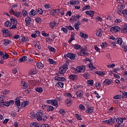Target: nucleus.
Listing matches in <instances>:
<instances>
[{
    "label": "nucleus",
    "instance_id": "5fc2aeb1",
    "mask_svg": "<svg viewBox=\"0 0 127 127\" xmlns=\"http://www.w3.org/2000/svg\"><path fill=\"white\" fill-rule=\"evenodd\" d=\"M79 109L81 111H85V106L83 104H80L79 105Z\"/></svg>",
    "mask_w": 127,
    "mask_h": 127
},
{
    "label": "nucleus",
    "instance_id": "1a4fd4ad",
    "mask_svg": "<svg viewBox=\"0 0 127 127\" xmlns=\"http://www.w3.org/2000/svg\"><path fill=\"white\" fill-rule=\"evenodd\" d=\"M121 28L118 26H116L110 28V31H112V32H119Z\"/></svg>",
    "mask_w": 127,
    "mask_h": 127
},
{
    "label": "nucleus",
    "instance_id": "6e6552de",
    "mask_svg": "<svg viewBox=\"0 0 127 127\" xmlns=\"http://www.w3.org/2000/svg\"><path fill=\"white\" fill-rule=\"evenodd\" d=\"M94 112V107H91L88 105L87 106V109L85 110V112L87 114H92Z\"/></svg>",
    "mask_w": 127,
    "mask_h": 127
},
{
    "label": "nucleus",
    "instance_id": "6e6d98bb",
    "mask_svg": "<svg viewBox=\"0 0 127 127\" xmlns=\"http://www.w3.org/2000/svg\"><path fill=\"white\" fill-rule=\"evenodd\" d=\"M120 68L119 67H118L117 68H114V70H112L111 72L112 73H113V74H114V72H115V73H118V71H120Z\"/></svg>",
    "mask_w": 127,
    "mask_h": 127
},
{
    "label": "nucleus",
    "instance_id": "37998d69",
    "mask_svg": "<svg viewBox=\"0 0 127 127\" xmlns=\"http://www.w3.org/2000/svg\"><path fill=\"white\" fill-rule=\"evenodd\" d=\"M6 97V96L5 95H3L2 94H1L0 95V101H2V102H4V101H5Z\"/></svg>",
    "mask_w": 127,
    "mask_h": 127
},
{
    "label": "nucleus",
    "instance_id": "a18cd8bd",
    "mask_svg": "<svg viewBox=\"0 0 127 127\" xmlns=\"http://www.w3.org/2000/svg\"><path fill=\"white\" fill-rule=\"evenodd\" d=\"M49 118V116H48V115H43V117H42V120L43 121H44V122H45V121H46V120H47Z\"/></svg>",
    "mask_w": 127,
    "mask_h": 127
},
{
    "label": "nucleus",
    "instance_id": "4d7b16f0",
    "mask_svg": "<svg viewBox=\"0 0 127 127\" xmlns=\"http://www.w3.org/2000/svg\"><path fill=\"white\" fill-rule=\"evenodd\" d=\"M102 48H106V47H108V44L106 43H103L101 45Z\"/></svg>",
    "mask_w": 127,
    "mask_h": 127
},
{
    "label": "nucleus",
    "instance_id": "69168bd1",
    "mask_svg": "<svg viewBox=\"0 0 127 127\" xmlns=\"http://www.w3.org/2000/svg\"><path fill=\"white\" fill-rule=\"evenodd\" d=\"M4 106V101H0V108H2Z\"/></svg>",
    "mask_w": 127,
    "mask_h": 127
},
{
    "label": "nucleus",
    "instance_id": "20e7f679",
    "mask_svg": "<svg viewBox=\"0 0 127 127\" xmlns=\"http://www.w3.org/2000/svg\"><path fill=\"white\" fill-rule=\"evenodd\" d=\"M80 17H81V16L78 15V14H76L75 15H72L69 19V20H70V21H72V22H75V21H78V20H79V18H80Z\"/></svg>",
    "mask_w": 127,
    "mask_h": 127
},
{
    "label": "nucleus",
    "instance_id": "412c9836",
    "mask_svg": "<svg viewBox=\"0 0 127 127\" xmlns=\"http://www.w3.org/2000/svg\"><path fill=\"white\" fill-rule=\"evenodd\" d=\"M78 55H79V56H83V57L88 56L89 53L87 52H82V51H81L80 52H79L78 53Z\"/></svg>",
    "mask_w": 127,
    "mask_h": 127
},
{
    "label": "nucleus",
    "instance_id": "13d9d810",
    "mask_svg": "<svg viewBox=\"0 0 127 127\" xmlns=\"http://www.w3.org/2000/svg\"><path fill=\"white\" fill-rule=\"evenodd\" d=\"M42 35L46 37H48V36H49V34L45 33V31H44L42 32Z\"/></svg>",
    "mask_w": 127,
    "mask_h": 127
},
{
    "label": "nucleus",
    "instance_id": "052dcab7",
    "mask_svg": "<svg viewBox=\"0 0 127 127\" xmlns=\"http://www.w3.org/2000/svg\"><path fill=\"white\" fill-rule=\"evenodd\" d=\"M61 30H62L65 34L67 33V32H68V30L67 28H65L64 27L61 28Z\"/></svg>",
    "mask_w": 127,
    "mask_h": 127
},
{
    "label": "nucleus",
    "instance_id": "f03ea898",
    "mask_svg": "<svg viewBox=\"0 0 127 127\" xmlns=\"http://www.w3.org/2000/svg\"><path fill=\"white\" fill-rule=\"evenodd\" d=\"M44 112L42 110H40L36 113V119L37 121H42Z\"/></svg>",
    "mask_w": 127,
    "mask_h": 127
},
{
    "label": "nucleus",
    "instance_id": "0eeeda50",
    "mask_svg": "<svg viewBox=\"0 0 127 127\" xmlns=\"http://www.w3.org/2000/svg\"><path fill=\"white\" fill-rule=\"evenodd\" d=\"M66 57L69 59H71V60H75V59H76V57H77V55H76L75 54L68 53L66 54Z\"/></svg>",
    "mask_w": 127,
    "mask_h": 127
},
{
    "label": "nucleus",
    "instance_id": "7c9ffc66",
    "mask_svg": "<svg viewBox=\"0 0 127 127\" xmlns=\"http://www.w3.org/2000/svg\"><path fill=\"white\" fill-rule=\"evenodd\" d=\"M69 79L70 80H72V81H74V80H77V75H74V74H70L69 76Z\"/></svg>",
    "mask_w": 127,
    "mask_h": 127
},
{
    "label": "nucleus",
    "instance_id": "2f4dec72",
    "mask_svg": "<svg viewBox=\"0 0 127 127\" xmlns=\"http://www.w3.org/2000/svg\"><path fill=\"white\" fill-rule=\"evenodd\" d=\"M102 33H103V31H102V29H99L96 32V36L101 37L102 36Z\"/></svg>",
    "mask_w": 127,
    "mask_h": 127
},
{
    "label": "nucleus",
    "instance_id": "de8ad7c7",
    "mask_svg": "<svg viewBox=\"0 0 127 127\" xmlns=\"http://www.w3.org/2000/svg\"><path fill=\"white\" fill-rule=\"evenodd\" d=\"M57 13V10L56 9H53L51 11V14L52 15H56Z\"/></svg>",
    "mask_w": 127,
    "mask_h": 127
},
{
    "label": "nucleus",
    "instance_id": "f3484780",
    "mask_svg": "<svg viewBox=\"0 0 127 127\" xmlns=\"http://www.w3.org/2000/svg\"><path fill=\"white\" fill-rule=\"evenodd\" d=\"M86 14H88L90 16V17H93L94 16V15L95 14V11L93 10H90V11H86L85 12Z\"/></svg>",
    "mask_w": 127,
    "mask_h": 127
},
{
    "label": "nucleus",
    "instance_id": "c9c22d12",
    "mask_svg": "<svg viewBox=\"0 0 127 127\" xmlns=\"http://www.w3.org/2000/svg\"><path fill=\"white\" fill-rule=\"evenodd\" d=\"M35 90L38 93H42L43 92V88L42 87H36L35 88Z\"/></svg>",
    "mask_w": 127,
    "mask_h": 127
},
{
    "label": "nucleus",
    "instance_id": "f257e3e1",
    "mask_svg": "<svg viewBox=\"0 0 127 127\" xmlns=\"http://www.w3.org/2000/svg\"><path fill=\"white\" fill-rule=\"evenodd\" d=\"M10 21L12 26L10 27V29H16V28H17V26H16V24H17V20L16 18L11 17Z\"/></svg>",
    "mask_w": 127,
    "mask_h": 127
},
{
    "label": "nucleus",
    "instance_id": "0e129e2a",
    "mask_svg": "<svg viewBox=\"0 0 127 127\" xmlns=\"http://www.w3.org/2000/svg\"><path fill=\"white\" fill-rule=\"evenodd\" d=\"M38 12L39 14H42V13H43V10L41 8H39L38 9Z\"/></svg>",
    "mask_w": 127,
    "mask_h": 127
},
{
    "label": "nucleus",
    "instance_id": "a211bd4d",
    "mask_svg": "<svg viewBox=\"0 0 127 127\" xmlns=\"http://www.w3.org/2000/svg\"><path fill=\"white\" fill-rule=\"evenodd\" d=\"M104 84L106 85V86H108V85H111L112 83H113V81H112V79H105V80L103 82Z\"/></svg>",
    "mask_w": 127,
    "mask_h": 127
},
{
    "label": "nucleus",
    "instance_id": "ea45409f",
    "mask_svg": "<svg viewBox=\"0 0 127 127\" xmlns=\"http://www.w3.org/2000/svg\"><path fill=\"white\" fill-rule=\"evenodd\" d=\"M95 74H97L99 76H105V72L104 71H95Z\"/></svg>",
    "mask_w": 127,
    "mask_h": 127
},
{
    "label": "nucleus",
    "instance_id": "79ce46f5",
    "mask_svg": "<svg viewBox=\"0 0 127 127\" xmlns=\"http://www.w3.org/2000/svg\"><path fill=\"white\" fill-rule=\"evenodd\" d=\"M115 120H116V118H111L109 120H108V121H109V125L110 126H112V125H113V124H114V123H115Z\"/></svg>",
    "mask_w": 127,
    "mask_h": 127
},
{
    "label": "nucleus",
    "instance_id": "4c0bfd02",
    "mask_svg": "<svg viewBox=\"0 0 127 127\" xmlns=\"http://www.w3.org/2000/svg\"><path fill=\"white\" fill-rule=\"evenodd\" d=\"M4 26L6 27H11V23L9 22V21H6L4 23Z\"/></svg>",
    "mask_w": 127,
    "mask_h": 127
},
{
    "label": "nucleus",
    "instance_id": "2eb2a0df",
    "mask_svg": "<svg viewBox=\"0 0 127 127\" xmlns=\"http://www.w3.org/2000/svg\"><path fill=\"white\" fill-rule=\"evenodd\" d=\"M121 32L122 33H126L127 32V24H125L121 28Z\"/></svg>",
    "mask_w": 127,
    "mask_h": 127
},
{
    "label": "nucleus",
    "instance_id": "58836bf2",
    "mask_svg": "<svg viewBox=\"0 0 127 127\" xmlns=\"http://www.w3.org/2000/svg\"><path fill=\"white\" fill-rule=\"evenodd\" d=\"M113 99H115V100H121V99H123V98L122 95L118 94L114 96Z\"/></svg>",
    "mask_w": 127,
    "mask_h": 127
},
{
    "label": "nucleus",
    "instance_id": "a878e982",
    "mask_svg": "<svg viewBox=\"0 0 127 127\" xmlns=\"http://www.w3.org/2000/svg\"><path fill=\"white\" fill-rule=\"evenodd\" d=\"M11 42V41H10V40L4 39L2 42V43H3V45H5V46H7V45H8L9 43H10Z\"/></svg>",
    "mask_w": 127,
    "mask_h": 127
},
{
    "label": "nucleus",
    "instance_id": "338daca9",
    "mask_svg": "<svg viewBox=\"0 0 127 127\" xmlns=\"http://www.w3.org/2000/svg\"><path fill=\"white\" fill-rule=\"evenodd\" d=\"M20 37V36L18 34H16L13 36L14 39H18Z\"/></svg>",
    "mask_w": 127,
    "mask_h": 127
},
{
    "label": "nucleus",
    "instance_id": "423d86ee",
    "mask_svg": "<svg viewBox=\"0 0 127 127\" xmlns=\"http://www.w3.org/2000/svg\"><path fill=\"white\" fill-rule=\"evenodd\" d=\"M42 108L44 110H47L48 112H52V111L54 110V107H53V106H51L49 105H44L42 106Z\"/></svg>",
    "mask_w": 127,
    "mask_h": 127
},
{
    "label": "nucleus",
    "instance_id": "39448f33",
    "mask_svg": "<svg viewBox=\"0 0 127 127\" xmlns=\"http://www.w3.org/2000/svg\"><path fill=\"white\" fill-rule=\"evenodd\" d=\"M76 71H77V72H79V73H83L85 72V70H86V67H85V66L80 65L77 66L76 68Z\"/></svg>",
    "mask_w": 127,
    "mask_h": 127
},
{
    "label": "nucleus",
    "instance_id": "6ab92c4d",
    "mask_svg": "<svg viewBox=\"0 0 127 127\" xmlns=\"http://www.w3.org/2000/svg\"><path fill=\"white\" fill-rule=\"evenodd\" d=\"M29 105V102L28 101H23L22 103H21V109H23V108H25L26 106H28Z\"/></svg>",
    "mask_w": 127,
    "mask_h": 127
},
{
    "label": "nucleus",
    "instance_id": "49530a36",
    "mask_svg": "<svg viewBox=\"0 0 127 127\" xmlns=\"http://www.w3.org/2000/svg\"><path fill=\"white\" fill-rule=\"evenodd\" d=\"M32 127H39V124L37 123H32L30 125Z\"/></svg>",
    "mask_w": 127,
    "mask_h": 127
},
{
    "label": "nucleus",
    "instance_id": "864d4df0",
    "mask_svg": "<svg viewBox=\"0 0 127 127\" xmlns=\"http://www.w3.org/2000/svg\"><path fill=\"white\" fill-rule=\"evenodd\" d=\"M48 48L49 50L52 51V52H55L56 51V49H55V48H54L53 47L49 46Z\"/></svg>",
    "mask_w": 127,
    "mask_h": 127
},
{
    "label": "nucleus",
    "instance_id": "8fccbe9b",
    "mask_svg": "<svg viewBox=\"0 0 127 127\" xmlns=\"http://www.w3.org/2000/svg\"><path fill=\"white\" fill-rule=\"evenodd\" d=\"M87 84L90 85V86H93L94 85V80H90L87 81Z\"/></svg>",
    "mask_w": 127,
    "mask_h": 127
},
{
    "label": "nucleus",
    "instance_id": "9d476101",
    "mask_svg": "<svg viewBox=\"0 0 127 127\" xmlns=\"http://www.w3.org/2000/svg\"><path fill=\"white\" fill-rule=\"evenodd\" d=\"M10 13H11L12 14H13L16 17H19V16L20 15V12H17V11H15L12 9V8L11 9V10L9 11Z\"/></svg>",
    "mask_w": 127,
    "mask_h": 127
},
{
    "label": "nucleus",
    "instance_id": "c85d7f7f",
    "mask_svg": "<svg viewBox=\"0 0 127 127\" xmlns=\"http://www.w3.org/2000/svg\"><path fill=\"white\" fill-rule=\"evenodd\" d=\"M21 87L22 89H26L27 87H28V85L27 84V83L22 81V83L21 84Z\"/></svg>",
    "mask_w": 127,
    "mask_h": 127
},
{
    "label": "nucleus",
    "instance_id": "f704fd0d",
    "mask_svg": "<svg viewBox=\"0 0 127 127\" xmlns=\"http://www.w3.org/2000/svg\"><path fill=\"white\" fill-rule=\"evenodd\" d=\"M8 58H9V56L8 55V54H7V53H5V54L3 53V55L1 59L5 60V59H7Z\"/></svg>",
    "mask_w": 127,
    "mask_h": 127
},
{
    "label": "nucleus",
    "instance_id": "3c124183",
    "mask_svg": "<svg viewBox=\"0 0 127 127\" xmlns=\"http://www.w3.org/2000/svg\"><path fill=\"white\" fill-rule=\"evenodd\" d=\"M90 5H86L82 8V11H84V10H86V9H90Z\"/></svg>",
    "mask_w": 127,
    "mask_h": 127
},
{
    "label": "nucleus",
    "instance_id": "ddd939ff",
    "mask_svg": "<svg viewBox=\"0 0 127 127\" xmlns=\"http://www.w3.org/2000/svg\"><path fill=\"white\" fill-rule=\"evenodd\" d=\"M65 72H66V70H64L63 67H60L59 70V73H57V75L60 76V75H63Z\"/></svg>",
    "mask_w": 127,
    "mask_h": 127
},
{
    "label": "nucleus",
    "instance_id": "774afa93",
    "mask_svg": "<svg viewBox=\"0 0 127 127\" xmlns=\"http://www.w3.org/2000/svg\"><path fill=\"white\" fill-rule=\"evenodd\" d=\"M79 3H80V1L73 0V5H75V4L76 5H78V4H79Z\"/></svg>",
    "mask_w": 127,
    "mask_h": 127
},
{
    "label": "nucleus",
    "instance_id": "c03bdc74",
    "mask_svg": "<svg viewBox=\"0 0 127 127\" xmlns=\"http://www.w3.org/2000/svg\"><path fill=\"white\" fill-rule=\"evenodd\" d=\"M49 63L50 64H53V65H56L57 64L56 62L54 61V60L52 59H49Z\"/></svg>",
    "mask_w": 127,
    "mask_h": 127
},
{
    "label": "nucleus",
    "instance_id": "aec40b11",
    "mask_svg": "<svg viewBox=\"0 0 127 127\" xmlns=\"http://www.w3.org/2000/svg\"><path fill=\"white\" fill-rule=\"evenodd\" d=\"M115 42L117 44L122 45L123 44V39L122 38H118L116 39Z\"/></svg>",
    "mask_w": 127,
    "mask_h": 127
},
{
    "label": "nucleus",
    "instance_id": "393cba45",
    "mask_svg": "<svg viewBox=\"0 0 127 127\" xmlns=\"http://www.w3.org/2000/svg\"><path fill=\"white\" fill-rule=\"evenodd\" d=\"M9 93H10V91L7 89H4L3 90L1 91V95H3L4 96H5V95H8Z\"/></svg>",
    "mask_w": 127,
    "mask_h": 127
},
{
    "label": "nucleus",
    "instance_id": "680f3d73",
    "mask_svg": "<svg viewBox=\"0 0 127 127\" xmlns=\"http://www.w3.org/2000/svg\"><path fill=\"white\" fill-rule=\"evenodd\" d=\"M57 84L61 88H63V86H64V83L63 82H58Z\"/></svg>",
    "mask_w": 127,
    "mask_h": 127
},
{
    "label": "nucleus",
    "instance_id": "c756f323",
    "mask_svg": "<svg viewBox=\"0 0 127 127\" xmlns=\"http://www.w3.org/2000/svg\"><path fill=\"white\" fill-rule=\"evenodd\" d=\"M116 121L119 125H121V124H123V123H124V119L122 118H118L116 119Z\"/></svg>",
    "mask_w": 127,
    "mask_h": 127
},
{
    "label": "nucleus",
    "instance_id": "f8f14e48",
    "mask_svg": "<svg viewBox=\"0 0 127 127\" xmlns=\"http://www.w3.org/2000/svg\"><path fill=\"white\" fill-rule=\"evenodd\" d=\"M19 40L22 41V42H28L29 41V39L27 37H24L23 36H21Z\"/></svg>",
    "mask_w": 127,
    "mask_h": 127
},
{
    "label": "nucleus",
    "instance_id": "b1692460",
    "mask_svg": "<svg viewBox=\"0 0 127 127\" xmlns=\"http://www.w3.org/2000/svg\"><path fill=\"white\" fill-rule=\"evenodd\" d=\"M81 25V22L78 21L76 23H74V28L77 30V31H79V26Z\"/></svg>",
    "mask_w": 127,
    "mask_h": 127
},
{
    "label": "nucleus",
    "instance_id": "bf43d9fd",
    "mask_svg": "<svg viewBox=\"0 0 127 127\" xmlns=\"http://www.w3.org/2000/svg\"><path fill=\"white\" fill-rule=\"evenodd\" d=\"M122 99H125V98H127V92H126L125 93H122Z\"/></svg>",
    "mask_w": 127,
    "mask_h": 127
},
{
    "label": "nucleus",
    "instance_id": "72a5a7b5",
    "mask_svg": "<svg viewBox=\"0 0 127 127\" xmlns=\"http://www.w3.org/2000/svg\"><path fill=\"white\" fill-rule=\"evenodd\" d=\"M36 66L39 68V69H42L44 67V65L41 62L37 63L36 64Z\"/></svg>",
    "mask_w": 127,
    "mask_h": 127
},
{
    "label": "nucleus",
    "instance_id": "cd10ccee",
    "mask_svg": "<svg viewBox=\"0 0 127 127\" xmlns=\"http://www.w3.org/2000/svg\"><path fill=\"white\" fill-rule=\"evenodd\" d=\"M56 22L55 21H52L49 23V25L50 27H51V28H54L55 27V26H56Z\"/></svg>",
    "mask_w": 127,
    "mask_h": 127
},
{
    "label": "nucleus",
    "instance_id": "4468645a",
    "mask_svg": "<svg viewBox=\"0 0 127 127\" xmlns=\"http://www.w3.org/2000/svg\"><path fill=\"white\" fill-rule=\"evenodd\" d=\"M75 94L77 97H79V98H83V96L84 95V92L82 90H78L77 91Z\"/></svg>",
    "mask_w": 127,
    "mask_h": 127
},
{
    "label": "nucleus",
    "instance_id": "dca6fc26",
    "mask_svg": "<svg viewBox=\"0 0 127 127\" xmlns=\"http://www.w3.org/2000/svg\"><path fill=\"white\" fill-rule=\"evenodd\" d=\"M1 32L4 37H6L8 34V30L5 28H2L1 29Z\"/></svg>",
    "mask_w": 127,
    "mask_h": 127
},
{
    "label": "nucleus",
    "instance_id": "5701e85b",
    "mask_svg": "<svg viewBox=\"0 0 127 127\" xmlns=\"http://www.w3.org/2000/svg\"><path fill=\"white\" fill-rule=\"evenodd\" d=\"M55 79L56 81H60L61 82H63V81H65L66 79L64 77H59V76H56Z\"/></svg>",
    "mask_w": 127,
    "mask_h": 127
},
{
    "label": "nucleus",
    "instance_id": "473e14b6",
    "mask_svg": "<svg viewBox=\"0 0 127 127\" xmlns=\"http://www.w3.org/2000/svg\"><path fill=\"white\" fill-rule=\"evenodd\" d=\"M36 14V11L34 9H32L29 12L30 16H34Z\"/></svg>",
    "mask_w": 127,
    "mask_h": 127
},
{
    "label": "nucleus",
    "instance_id": "7ed1b4c3",
    "mask_svg": "<svg viewBox=\"0 0 127 127\" xmlns=\"http://www.w3.org/2000/svg\"><path fill=\"white\" fill-rule=\"evenodd\" d=\"M47 103L51 104L52 106H55L56 108L58 107V102L56 100H47Z\"/></svg>",
    "mask_w": 127,
    "mask_h": 127
},
{
    "label": "nucleus",
    "instance_id": "603ef678",
    "mask_svg": "<svg viewBox=\"0 0 127 127\" xmlns=\"http://www.w3.org/2000/svg\"><path fill=\"white\" fill-rule=\"evenodd\" d=\"M61 67H63L64 70L67 71V69H68V65H67V64H64L61 66Z\"/></svg>",
    "mask_w": 127,
    "mask_h": 127
},
{
    "label": "nucleus",
    "instance_id": "09e8293b",
    "mask_svg": "<svg viewBox=\"0 0 127 127\" xmlns=\"http://www.w3.org/2000/svg\"><path fill=\"white\" fill-rule=\"evenodd\" d=\"M73 45H74V49H76V50L81 49V45H78V44H75Z\"/></svg>",
    "mask_w": 127,
    "mask_h": 127
},
{
    "label": "nucleus",
    "instance_id": "9b49d317",
    "mask_svg": "<svg viewBox=\"0 0 127 127\" xmlns=\"http://www.w3.org/2000/svg\"><path fill=\"white\" fill-rule=\"evenodd\" d=\"M26 22V26H29L30 24L31 23V18L29 16L26 17L25 19Z\"/></svg>",
    "mask_w": 127,
    "mask_h": 127
},
{
    "label": "nucleus",
    "instance_id": "a19ab883",
    "mask_svg": "<svg viewBox=\"0 0 127 127\" xmlns=\"http://www.w3.org/2000/svg\"><path fill=\"white\" fill-rule=\"evenodd\" d=\"M16 101H15V105L17 106V107H20L21 103H20V100L16 99Z\"/></svg>",
    "mask_w": 127,
    "mask_h": 127
},
{
    "label": "nucleus",
    "instance_id": "bb28decb",
    "mask_svg": "<svg viewBox=\"0 0 127 127\" xmlns=\"http://www.w3.org/2000/svg\"><path fill=\"white\" fill-rule=\"evenodd\" d=\"M79 36H80V37L84 38V39H87V38H88V35H87L82 32H80L79 33Z\"/></svg>",
    "mask_w": 127,
    "mask_h": 127
},
{
    "label": "nucleus",
    "instance_id": "4be33fe9",
    "mask_svg": "<svg viewBox=\"0 0 127 127\" xmlns=\"http://www.w3.org/2000/svg\"><path fill=\"white\" fill-rule=\"evenodd\" d=\"M26 61H27V57L25 56L20 58L18 60L19 63H21V62H25Z\"/></svg>",
    "mask_w": 127,
    "mask_h": 127
},
{
    "label": "nucleus",
    "instance_id": "e2e57ef3",
    "mask_svg": "<svg viewBox=\"0 0 127 127\" xmlns=\"http://www.w3.org/2000/svg\"><path fill=\"white\" fill-rule=\"evenodd\" d=\"M22 13L23 16H27V11H26L25 10H23L22 11Z\"/></svg>",
    "mask_w": 127,
    "mask_h": 127
},
{
    "label": "nucleus",
    "instance_id": "e433bc0d",
    "mask_svg": "<svg viewBox=\"0 0 127 127\" xmlns=\"http://www.w3.org/2000/svg\"><path fill=\"white\" fill-rule=\"evenodd\" d=\"M65 103L66 104V105H69L70 106V105L72 104V99L70 98L66 99L65 100Z\"/></svg>",
    "mask_w": 127,
    "mask_h": 127
}]
</instances>
